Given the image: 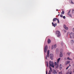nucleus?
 <instances>
[{
    "instance_id": "cd10ccee",
    "label": "nucleus",
    "mask_w": 74,
    "mask_h": 74,
    "mask_svg": "<svg viewBox=\"0 0 74 74\" xmlns=\"http://www.w3.org/2000/svg\"><path fill=\"white\" fill-rule=\"evenodd\" d=\"M54 48V47H53V46H52L51 47V49H53Z\"/></svg>"
},
{
    "instance_id": "20e7f679",
    "label": "nucleus",
    "mask_w": 74,
    "mask_h": 74,
    "mask_svg": "<svg viewBox=\"0 0 74 74\" xmlns=\"http://www.w3.org/2000/svg\"><path fill=\"white\" fill-rule=\"evenodd\" d=\"M70 38H72L73 36H74V34L73 32H71V33H70Z\"/></svg>"
},
{
    "instance_id": "8fccbe9b",
    "label": "nucleus",
    "mask_w": 74,
    "mask_h": 74,
    "mask_svg": "<svg viewBox=\"0 0 74 74\" xmlns=\"http://www.w3.org/2000/svg\"><path fill=\"white\" fill-rule=\"evenodd\" d=\"M65 32H66V31H65Z\"/></svg>"
},
{
    "instance_id": "79ce46f5",
    "label": "nucleus",
    "mask_w": 74,
    "mask_h": 74,
    "mask_svg": "<svg viewBox=\"0 0 74 74\" xmlns=\"http://www.w3.org/2000/svg\"><path fill=\"white\" fill-rule=\"evenodd\" d=\"M55 24V25H56H56H57V24L56 23V24Z\"/></svg>"
},
{
    "instance_id": "393cba45",
    "label": "nucleus",
    "mask_w": 74,
    "mask_h": 74,
    "mask_svg": "<svg viewBox=\"0 0 74 74\" xmlns=\"http://www.w3.org/2000/svg\"><path fill=\"white\" fill-rule=\"evenodd\" d=\"M57 64H57V62H55V63H54V65H55V66Z\"/></svg>"
},
{
    "instance_id": "b1692460",
    "label": "nucleus",
    "mask_w": 74,
    "mask_h": 74,
    "mask_svg": "<svg viewBox=\"0 0 74 74\" xmlns=\"http://www.w3.org/2000/svg\"><path fill=\"white\" fill-rule=\"evenodd\" d=\"M62 18H63V19H66V16H64L62 17Z\"/></svg>"
},
{
    "instance_id": "f3484780",
    "label": "nucleus",
    "mask_w": 74,
    "mask_h": 74,
    "mask_svg": "<svg viewBox=\"0 0 74 74\" xmlns=\"http://www.w3.org/2000/svg\"><path fill=\"white\" fill-rule=\"evenodd\" d=\"M53 47L54 49H55L56 48V44L54 46H53Z\"/></svg>"
},
{
    "instance_id": "a19ab883",
    "label": "nucleus",
    "mask_w": 74,
    "mask_h": 74,
    "mask_svg": "<svg viewBox=\"0 0 74 74\" xmlns=\"http://www.w3.org/2000/svg\"><path fill=\"white\" fill-rule=\"evenodd\" d=\"M59 74H60V72H59L58 73Z\"/></svg>"
},
{
    "instance_id": "6ab92c4d",
    "label": "nucleus",
    "mask_w": 74,
    "mask_h": 74,
    "mask_svg": "<svg viewBox=\"0 0 74 74\" xmlns=\"http://www.w3.org/2000/svg\"><path fill=\"white\" fill-rule=\"evenodd\" d=\"M71 44H73V43H74V40H72L71 41Z\"/></svg>"
},
{
    "instance_id": "7c9ffc66",
    "label": "nucleus",
    "mask_w": 74,
    "mask_h": 74,
    "mask_svg": "<svg viewBox=\"0 0 74 74\" xmlns=\"http://www.w3.org/2000/svg\"><path fill=\"white\" fill-rule=\"evenodd\" d=\"M67 59H69V60H72L70 58H69V57H68Z\"/></svg>"
},
{
    "instance_id": "423d86ee",
    "label": "nucleus",
    "mask_w": 74,
    "mask_h": 74,
    "mask_svg": "<svg viewBox=\"0 0 74 74\" xmlns=\"http://www.w3.org/2000/svg\"><path fill=\"white\" fill-rule=\"evenodd\" d=\"M50 57L51 59H52L53 57V55L52 54H50Z\"/></svg>"
},
{
    "instance_id": "49530a36",
    "label": "nucleus",
    "mask_w": 74,
    "mask_h": 74,
    "mask_svg": "<svg viewBox=\"0 0 74 74\" xmlns=\"http://www.w3.org/2000/svg\"><path fill=\"white\" fill-rule=\"evenodd\" d=\"M63 49H62V51H63Z\"/></svg>"
},
{
    "instance_id": "6e6552de",
    "label": "nucleus",
    "mask_w": 74,
    "mask_h": 74,
    "mask_svg": "<svg viewBox=\"0 0 74 74\" xmlns=\"http://www.w3.org/2000/svg\"><path fill=\"white\" fill-rule=\"evenodd\" d=\"M49 50H48L47 52V55L48 58H49Z\"/></svg>"
},
{
    "instance_id": "f03ea898",
    "label": "nucleus",
    "mask_w": 74,
    "mask_h": 74,
    "mask_svg": "<svg viewBox=\"0 0 74 74\" xmlns=\"http://www.w3.org/2000/svg\"><path fill=\"white\" fill-rule=\"evenodd\" d=\"M56 34L57 35V37H60V31H57L56 32Z\"/></svg>"
},
{
    "instance_id": "1a4fd4ad",
    "label": "nucleus",
    "mask_w": 74,
    "mask_h": 74,
    "mask_svg": "<svg viewBox=\"0 0 74 74\" xmlns=\"http://www.w3.org/2000/svg\"><path fill=\"white\" fill-rule=\"evenodd\" d=\"M70 11H71V10H70V11L68 12V15H69L70 16H71V15L70 14Z\"/></svg>"
},
{
    "instance_id": "0eeeda50",
    "label": "nucleus",
    "mask_w": 74,
    "mask_h": 74,
    "mask_svg": "<svg viewBox=\"0 0 74 74\" xmlns=\"http://www.w3.org/2000/svg\"><path fill=\"white\" fill-rule=\"evenodd\" d=\"M64 27L66 30H68V29H69V28H68V27H66V25H64Z\"/></svg>"
},
{
    "instance_id": "72a5a7b5",
    "label": "nucleus",
    "mask_w": 74,
    "mask_h": 74,
    "mask_svg": "<svg viewBox=\"0 0 74 74\" xmlns=\"http://www.w3.org/2000/svg\"><path fill=\"white\" fill-rule=\"evenodd\" d=\"M73 32H74V28H73Z\"/></svg>"
},
{
    "instance_id": "bb28decb",
    "label": "nucleus",
    "mask_w": 74,
    "mask_h": 74,
    "mask_svg": "<svg viewBox=\"0 0 74 74\" xmlns=\"http://www.w3.org/2000/svg\"><path fill=\"white\" fill-rule=\"evenodd\" d=\"M70 1H71V4H74V3L73 2L72 0H70Z\"/></svg>"
},
{
    "instance_id": "412c9836",
    "label": "nucleus",
    "mask_w": 74,
    "mask_h": 74,
    "mask_svg": "<svg viewBox=\"0 0 74 74\" xmlns=\"http://www.w3.org/2000/svg\"><path fill=\"white\" fill-rule=\"evenodd\" d=\"M47 67H49V65H48V62H47Z\"/></svg>"
},
{
    "instance_id": "2eb2a0df",
    "label": "nucleus",
    "mask_w": 74,
    "mask_h": 74,
    "mask_svg": "<svg viewBox=\"0 0 74 74\" xmlns=\"http://www.w3.org/2000/svg\"><path fill=\"white\" fill-rule=\"evenodd\" d=\"M61 66H62V64H60V66H59V68H60V70H62V67Z\"/></svg>"
},
{
    "instance_id": "ddd939ff",
    "label": "nucleus",
    "mask_w": 74,
    "mask_h": 74,
    "mask_svg": "<svg viewBox=\"0 0 74 74\" xmlns=\"http://www.w3.org/2000/svg\"><path fill=\"white\" fill-rule=\"evenodd\" d=\"M48 44H50V43H51V40H50V39H48Z\"/></svg>"
},
{
    "instance_id": "58836bf2",
    "label": "nucleus",
    "mask_w": 74,
    "mask_h": 74,
    "mask_svg": "<svg viewBox=\"0 0 74 74\" xmlns=\"http://www.w3.org/2000/svg\"><path fill=\"white\" fill-rule=\"evenodd\" d=\"M56 11H58V9H56Z\"/></svg>"
},
{
    "instance_id": "e433bc0d",
    "label": "nucleus",
    "mask_w": 74,
    "mask_h": 74,
    "mask_svg": "<svg viewBox=\"0 0 74 74\" xmlns=\"http://www.w3.org/2000/svg\"><path fill=\"white\" fill-rule=\"evenodd\" d=\"M72 66L73 67H74V64H73Z\"/></svg>"
},
{
    "instance_id": "473e14b6",
    "label": "nucleus",
    "mask_w": 74,
    "mask_h": 74,
    "mask_svg": "<svg viewBox=\"0 0 74 74\" xmlns=\"http://www.w3.org/2000/svg\"><path fill=\"white\" fill-rule=\"evenodd\" d=\"M45 59H47V55H46Z\"/></svg>"
},
{
    "instance_id": "a18cd8bd",
    "label": "nucleus",
    "mask_w": 74,
    "mask_h": 74,
    "mask_svg": "<svg viewBox=\"0 0 74 74\" xmlns=\"http://www.w3.org/2000/svg\"><path fill=\"white\" fill-rule=\"evenodd\" d=\"M70 74H71V72L70 73Z\"/></svg>"
},
{
    "instance_id": "4468645a",
    "label": "nucleus",
    "mask_w": 74,
    "mask_h": 74,
    "mask_svg": "<svg viewBox=\"0 0 74 74\" xmlns=\"http://www.w3.org/2000/svg\"><path fill=\"white\" fill-rule=\"evenodd\" d=\"M69 63H70V61H67L65 62L66 64H67Z\"/></svg>"
},
{
    "instance_id": "39448f33",
    "label": "nucleus",
    "mask_w": 74,
    "mask_h": 74,
    "mask_svg": "<svg viewBox=\"0 0 74 74\" xmlns=\"http://www.w3.org/2000/svg\"><path fill=\"white\" fill-rule=\"evenodd\" d=\"M52 73L53 74H57V72H56V70H55L53 71L52 72Z\"/></svg>"
},
{
    "instance_id": "a211bd4d",
    "label": "nucleus",
    "mask_w": 74,
    "mask_h": 74,
    "mask_svg": "<svg viewBox=\"0 0 74 74\" xmlns=\"http://www.w3.org/2000/svg\"><path fill=\"white\" fill-rule=\"evenodd\" d=\"M60 58L57 60L58 63H59V60H60Z\"/></svg>"
},
{
    "instance_id": "09e8293b",
    "label": "nucleus",
    "mask_w": 74,
    "mask_h": 74,
    "mask_svg": "<svg viewBox=\"0 0 74 74\" xmlns=\"http://www.w3.org/2000/svg\"><path fill=\"white\" fill-rule=\"evenodd\" d=\"M58 13L60 14V12H58Z\"/></svg>"
},
{
    "instance_id": "de8ad7c7",
    "label": "nucleus",
    "mask_w": 74,
    "mask_h": 74,
    "mask_svg": "<svg viewBox=\"0 0 74 74\" xmlns=\"http://www.w3.org/2000/svg\"><path fill=\"white\" fill-rule=\"evenodd\" d=\"M73 72H74V69L73 70Z\"/></svg>"
},
{
    "instance_id": "c756f323",
    "label": "nucleus",
    "mask_w": 74,
    "mask_h": 74,
    "mask_svg": "<svg viewBox=\"0 0 74 74\" xmlns=\"http://www.w3.org/2000/svg\"><path fill=\"white\" fill-rule=\"evenodd\" d=\"M61 45H63V42H61Z\"/></svg>"
},
{
    "instance_id": "5701e85b",
    "label": "nucleus",
    "mask_w": 74,
    "mask_h": 74,
    "mask_svg": "<svg viewBox=\"0 0 74 74\" xmlns=\"http://www.w3.org/2000/svg\"><path fill=\"white\" fill-rule=\"evenodd\" d=\"M70 52H68V53H67V54L68 55H69V56H70Z\"/></svg>"
},
{
    "instance_id": "aec40b11",
    "label": "nucleus",
    "mask_w": 74,
    "mask_h": 74,
    "mask_svg": "<svg viewBox=\"0 0 74 74\" xmlns=\"http://www.w3.org/2000/svg\"><path fill=\"white\" fill-rule=\"evenodd\" d=\"M61 14H64V11H62L61 12Z\"/></svg>"
},
{
    "instance_id": "37998d69",
    "label": "nucleus",
    "mask_w": 74,
    "mask_h": 74,
    "mask_svg": "<svg viewBox=\"0 0 74 74\" xmlns=\"http://www.w3.org/2000/svg\"><path fill=\"white\" fill-rule=\"evenodd\" d=\"M69 66H71V65H70V64H69Z\"/></svg>"
},
{
    "instance_id": "9d476101",
    "label": "nucleus",
    "mask_w": 74,
    "mask_h": 74,
    "mask_svg": "<svg viewBox=\"0 0 74 74\" xmlns=\"http://www.w3.org/2000/svg\"><path fill=\"white\" fill-rule=\"evenodd\" d=\"M63 56V54L62 52H60V57H62Z\"/></svg>"
},
{
    "instance_id": "dca6fc26",
    "label": "nucleus",
    "mask_w": 74,
    "mask_h": 74,
    "mask_svg": "<svg viewBox=\"0 0 74 74\" xmlns=\"http://www.w3.org/2000/svg\"><path fill=\"white\" fill-rule=\"evenodd\" d=\"M58 51H59V50H58V49H57L56 50V53H58Z\"/></svg>"
},
{
    "instance_id": "a878e982",
    "label": "nucleus",
    "mask_w": 74,
    "mask_h": 74,
    "mask_svg": "<svg viewBox=\"0 0 74 74\" xmlns=\"http://www.w3.org/2000/svg\"><path fill=\"white\" fill-rule=\"evenodd\" d=\"M63 15L62 14L60 15V17H61V18H63Z\"/></svg>"
},
{
    "instance_id": "c85d7f7f",
    "label": "nucleus",
    "mask_w": 74,
    "mask_h": 74,
    "mask_svg": "<svg viewBox=\"0 0 74 74\" xmlns=\"http://www.w3.org/2000/svg\"><path fill=\"white\" fill-rule=\"evenodd\" d=\"M48 74H51V71H49V72L48 73Z\"/></svg>"
},
{
    "instance_id": "7ed1b4c3",
    "label": "nucleus",
    "mask_w": 74,
    "mask_h": 74,
    "mask_svg": "<svg viewBox=\"0 0 74 74\" xmlns=\"http://www.w3.org/2000/svg\"><path fill=\"white\" fill-rule=\"evenodd\" d=\"M47 49H48V46L46 45L45 47H44V52L46 53L47 51Z\"/></svg>"
},
{
    "instance_id": "2f4dec72",
    "label": "nucleus",
    "mask_w": 74,
    "mask_h": 74,
    "mask_svg": "<svg viewBox=\"0 0 74 74\" xmlns=\"http://www.w3.org/2000/svg\"><path fill=\"white\" fill-rule=\"evenodd\" d=\"M57 20L58 21V23H59V20L58 19H57Z\"/></svg>"
},
{
    "instance_id": "4c0bfd02",
    "label": "nucleus",
    "mask_w": 74,
    "mask_h": 74,
    "mask_svg": "<svg viewBox=\"0 0 74 74\" xmlns=\"http://www.w3.org/2000/svg\"><path fill=\"white\" fill-rule=\"evenodd\" d=\"M69 67H70L69 66H68L67 67L68 68H69Z\"/></svg>"
},
{
    "instance_id": "ea45409f",
    "label": "nucleus",
    "mask_w": 74,
    "mask_h": 74,
    "mask_svg": "<svg viewBox=\"0 0 74 74\" xmlns=\"http://www.w3.org/2000/svg\"><path fill=\"white\" fill-rule=\"evenodd\" d=\"M66 70H68V68L67 67V68H66Z\"/></svg>"
},
{
    "instance_id": "c9c22d12",
    "label": "nucleus",
    "mask_w": 74,
    "mask_h": 74,
    "mask_svg": "<svg viewBox=\"0 0 74 74\" xmlns=\"http://www.w3.org/2000/svg\"><path fill=\"white\" fill-rule=\"evenodd\" d=\"M52 25H53V24H54L53 22L52 23Z\"/></svg>"
},
{
    "instance_id": "f704fd0d",
    "label": "nucleus",
    "mask_w": 74,
    "mask_h": 74,
    "mask_svg": "<svg viewBox=\"0 0 74 74\" xmlns=\"http://www.w3.org/2000/svg\"><path fill=\"white\" fill-rule=\"evenodd\" d=\"M74 11V9L72 10V12Z\"/></svg>"
},
{
    "instance_id": "f8f14e48",
    "label": "nucleus",
    "mask_w": 74,
    "mask_h": 74,
    "mask_svg": "<svg viewBox=\"0 0 74 74\" xmlns=\"http://www.w3.org/2000/svg\"><path fill=\"white\" fill-rule=\"evenodd\" d=\"M56 68L57 69H58V67H59V64H57L56 65H55Z\"/></svg>"
},
{
    "instance_id": "f257e3e1",
    "label": "nucleus",
    "mask_w": 74,
    "mask_h": 74,
    "mask_svg": "<svg viewBox=\"0 0 74 74\" xmlns=\"http://www.w3.org/2000/svg\"><path fill=\"white\" fill-rule=\"evenodd\" d=\"M49 67L50 69L51 70V72H52V68H51V66L53 67V68H54V63H53V62H51V61H49Z\"/></svg>"
},
{
    "instance_id": "9b49d317",
    "label": "nucleus",
    "mask_w": 74,
    "mask_h": 74,
    "mask_svg": "<svg viewBox=\"0 0 74 74\" xmlns=\"http://www.w3.org/2000/svg\"><path fill=\"white\" fill-rule=\"evenodd\" d=\"M58 20V18H54L53 19V22H55L56 21Z\"/></svg>"
},
{
    "instance_id": "4be33fe9",
    "label": "nucleus",
    "mask_w": 74,
    "mask_h": 74,
    "mask_svg": "<svg viewBox=\"0 0 74 74\" xmlns=\"http://www.w3.org/2000/svg\"><path fill=\"white\" fill-rule=\"evenodd\" d=\"M52 26H54V27H55L56 26H55V24H52Z\"/></svg>"
},
{
    "instance_id": "c03bdc74",
    "label": "nucleus",
    "mask_w": 74,
    "mask_h": 74,
    "mask_svg": "<svg viewBox=\"0 0 74 74\" xmlns=\"http://www.w3.org/2000/svg\"><path fill=\"white\" fill-rule=\"evenodd\" d=\"M58 16H59L60 15V14H58Z\"/></svg>"
}]
</instances>
